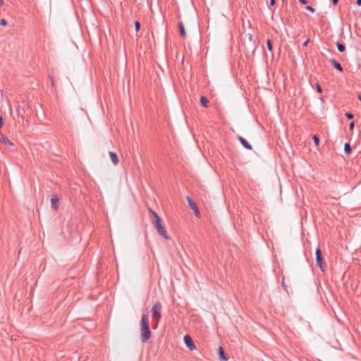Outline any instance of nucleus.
Instances as JSON below:
<instances>
[{"label":"nucleus","mask_w":361,"mask_h":361,"mask_svg":"<svg viewBox=\"0 0 361 361\" xmlns=\"http://www.w3.org/2000/svg\"><path fill=\"white\" fill-rule=\"evenodd\" d=\"M149 212L152 214L151 221L157 229V233L166 240H169L170 236L168 235L167 231L164 226L161 224V219L157 212L149 209Z\"/></svg>","instance_id":"f257e3e1"},{"label":"nucleus","mask_w":361,"mask_h":361,"mask_svg":"<svg viewBox=\"0 0 361 361\" xmlns=\"http://www.w3.org/2000/svg\"><path fill=\"white\" fill-rule=\"evenodd\" d=\"M140 326V340L142 343H146L150 338L152 335L149 329V317L147 314H142Z\"/></svg>","instance_id":"f03ea898"},{"label":"nucleus","mask_w":361,"mask_h":361,"mask_svg":"<svg viewBox=\"0 0 361 361\" xmlns=\"http://www.w3.org/2000/svg\"><path fill=\"white\" fill-rule=\"evenodd\" d=\"M161 304L159 302H156L152 307L151 312L152 314V319L155 321L153 329H156L157 327L159 320L161 318Z\"/></svg>","instance_id":"7ed1b4c3"},{"label":"nucleus","mask_w":361,"mask_h":361,"mask_svg":"<svg viewBox=\"0 0 361 361\" xmlns=\"http://www.w3.org/2000/svg\"><path fill=\"white\" fill-rule=\"evenodd\" d=\"M317 265L323 271V258L322 252L319 247H317L315 251Z\"/></svg>","instance_id":"20e7f679"},{"label":"nucleus","mask_w":361,"mask_h":361,"mask_svg":"<svg viewBox=\"0 0 361 361\" xmlns=\"http://www.w3.org/2000/svg\"><path fill=\"white\" fill-rule=\"evenodd\" d=\"M183 340L185 345L190 349V350H193L196 348L192 338L189 335H185Z\"/></svg>","instance_id":"39448f33"},{"label":"nucleus","mask_w":361,"mask_h":361,"mask_svg":"<svg viewBox=\"0 0 361 361\" xmlns=\"http://www.w3.org/2000/svg\"><path fill=\"white\" fill-rule=\"evenodd\" d=\"M16 111H17V115H18V122L19 123H22L23 125H24V121H25V118H24V114H25V109H23V108H20V106H18L17 109H16Z\"/></svg>","instance_id":"423d86ee"},{"label":"nucleus","mask_w":361,"mask_h":361,"mask_svg":"<svg viewBox=\"0 0 361 361\" xmlns=\"http://www.w3.org/2000/svg\"><path fill=\"white\" fill-rule=\"evenodd\" d=\"M237 139L240 142V144L247 149L251 150L252 149L250 144H249L245 139H244L242 136L238 135Z\"/></svg>","instance_id":"0eeeda50"},{"label":"nucleus","mask_w":361,"mask_h":361,"mask_svg":"<svg viewBox=\"0 0 361 361\" xmlns=\"http://www.w3.org/2000/svg\"><path fill=\"white\" fill-rule=\"evenodd\" d=\"M59 199L57 197V195H52L51 199V207L54 210H57L58 209V208H59Z\"/></svg>","instance_id":"6e6552de"},{"label":"nucleus","mask_w":361,"mask_h":361,"mask_svg":"<svg viewBox=\"0 0 361 361\" xmlns=\"http://www.w3.org/2000/svg\"><path fill=\"white\" fill-rule=\"evenodd\" d=\"M0 142L9 147L13 146V142L1 133H0Z\"/></svg>","instance_id":"1a4fd4ad"},{"label":"nucleus","mask_w":361,"mask_h":361,"mask_svg":"<svg viewBox=\"0 0 361 361\" xmlns=\"http://www.w3.org/2000/svg\"><path fill=\"white\" fill-rule=\"evenodd\" d=\"M218 355L220 361H228V357L226 355L224 348L222 347L219 348Z\"/></svg>","instance_id":"9d476101"},{"label":"nucleus","mask_w":361,"mask_h":361,"mask_svg":"<svg viewBox=\"0 0 361 361\" xmlns=\"http://www.w3.org/2000/svg\"><path fill=\"white\" fill-rule=\"evenodd\" d=\"M330 62L334 68H336V70H338L340 72L343 71V67L336 59H330Z\"/></svg>","instance_id":"9b49d317"},{"label":"nucleus","mask_w":361,"mask_h":361,"mask_svg":"<svg viewBox=\"0 0 361 361\" xmlns=\"http://www.w3.org/2000/svg\"><path fill=\"white\" fill-rule=\"evenodd\" d=\"M109 157H110V159H111L112 163L114 165H117L118 164L119 160H118L117 154L115 152H110Z\"/></svg>","instance_id":"f8f14e48"},{"label":"nucleus","mask_w":361,"mask_h":361,"mask_svg":"<svg viewBox=\"0 0 361 361\" xmlns=\"http://www.w3.org/2000/svg\"><path fill=\"white\" fill-rule=\"evenodd\" d=\"M178 29H179L180 35L183 37H185V35H186V33H185V28H184L183 23L180 21V22H178Z\"/></svg>","instance_id":"ddd939ff"},{"label":"nucleus","mask_w":361,"mask_h":361,"mask_svg":"<svg viewBox=\"0 0 361 361\" xmlns=\"http://www.w3.org/2000/svg\"><path fill=\"white\" fill-rule=\"evenodd\" d=\"M187 200L188 202L189 207L191 209H197V204L195 202L192 201V200L189 197L187 196Z\"/></svg>","instance_id":"4468645a"},{"label":"nucleus","mask_w":361,"mask_h":361,"mask_svg":"<svg viewBox=\"0 0 361 361\" xmlns=\"http://www.w3.org/2000/svg\"><path fill=\"white\" fill-rule=\"evenodd\" d=\"M200 104L203 107H205V108L208 107L209 101L206 97H204V96L200 97Z\"/></svg>","instance_id":"2eb2a0df"},{"label":"nucleus","mask_w":361,"mask_h":361,"mask_svg":"<svg viewBox=\"0 0 361 361\" xmlns=\"http://www.w3.org/2000/svg\"><path fill=\"white\" fill-rule=\"evenodd\" d=\"M336 47H337V49L338 50L340 51V52H343L345 49V47L343 44L341 43V42H337L336 43Z\"/></svg>","instance_id":"dca6fc26"},{"label":"nucleus","mask_w":361,"mask_h":361,"mask_svg":"<svg viewBox=\"0 0 361 361\" xmlns=\"http://www.w3.org/2000/svg\"><path fill=\"white\" fill-rule=\"evenodd\" d=\"M351 146L350 143H345L344 145V151L346 154H350L351 152Z\"/></svg>","instance_id":"f3484780"},{"label":"nucleus","mask_w":361,"mask_h":361,"mask_svg":"<svg viewBox=\"0 0 361 361\" xmlns=\"http://www.w3.org/2000/svg\"><path fill=\"white\" fill-rule=\"evenodd\" d=\"M312 140L314 142V144L317 145V146H319V138L317 135H312Z\"/></svg>","instance_id":"a211bd4d"},{"label":"nucleus","mask_w":361,"mask_h":361,"mask_svg":"<svg viewBox=\"0 0 361 361\" xmlns=\"http://www.w3.org/2000/svg\"><path fill=\"white\" fill-rule=\"evenodd\" d=\"M267 46L269 51H272L273 47H272L271 41L269 39L267 40Z\"/></svg>","instance_id":"6ab92c4d"},{"label":"nucleus","mask_w":361,"mask_h":361,"mask_svg":"<svg viewBox=\"0 0 361 361\" xmlns=\"http://www.w3.org/2000/svg\"><path fill=\"white\" fill-rule=\"evenodd\" d=\"M345 116L349 120L353 119L354 118V115L353 114H351V113H349V112H346L345 114Z\"/></svg>","instance_id":"aec40b11"},{"label":"nucleus","mask_w":361,"mask_h":361,"mask_svg":"<svg viewBox=\"0 0 361 361\" xmlns=\"http://www.w3.org/2000/svg\"><path fill=\"white\" fill-rule=\"evenodd\" d=\"M306 9L307 11H310L311 13H314L315 12V9L312 6H307L306 7Z\"/></svg>","instance_id":"412c9836"},{"label":"nucleus","mask_w":361,"mask_h":361,"mask_svg":"<svg viewBox=\"0 0 361 361\" xmlns=\"http://www.w3.org/2000/svg\"><path fill=\"white\" fill-rule=\"evenodd\" d=\"M0 25H2V26L6 25H7V21L6 20V19H4V18L1 19Z\"/></svg>","instance_id":"4be33fe9"},{"label":"nucleus","mask_w":361,"mask_h":361,"mask_svg":"<svg viewBox=\"0 0 361 361\" xmlns=\"http://www.w3.org/2000/svg\"><path fill=\"white\" fill-rule=\"evenodd\" d=\"M135 30L137 32L140 30V23L138 21H135Z\"/></svg>","instance_id":"5701e85b"},{"label":"nucleus","mask_w":361,"mask_h":361,"mask_svg":"<svg viewBox=\"0 0 361 361\" xmlns=\"http://www.w3.org/2000/svg\"><path fill=\"white\" fill-rule=\"evenodd\" d=\"M316 87H317V91L319 93H322V88L321 87V86L318 83L316 85Z\"/></svg>","instance_id":"b1692460"},{"label":"nucleus","mask_w":361,"mask_h":361,"mask_svg":"<svg viewBox=\"0 0 361 361\" xmlns=\"http://www.w3.org/2000/svg\"><path fill=\"white\" fill-rule=\"evenodd\" d=\"M354 127H355V122H354V121H353V122H351V123H350V125H349V129H350V130L353 131V129H354Z\"/></svg>","instance_id":"393cba45"},{"label":"nucleus","mask_w":361,"mask_h":361,"mask_svg":"<svg viewBox=\"0 0 361 361\" xmlns=\"http://www.w3.org/2000/svg\"><path fill=\"white\" fill-rule=\"evenodd\" d=\"M192 210L194 212L195 215L196 216H199V215H200V212H199L198 207H197V209H192Z\"/></svg>","instance_id":"a878e982"},{"label":"nucleus","mask_w":361,"mask_h":361,"mask_svg":"<svg viewBox=\"0 0 361 361\" xmlns=\"http://www.w3.org/2000/svg\"><path fill=\"white\" fill-rule=\"evenodd\" d=\"M299 2L301 4H303V5H305L307 4V0H298Z\"/></svg>","instance_id":"bb28decb"},{"label":"nucleus","mask_w":361,"mask_h":361,"mask_svg":"<svg viewBox=\"0 0 361 361\" xmlns=\"http://www.w3.org/2000/svg\"><path fill=\"white\" fill-rule=\"evenodd\" d=\"M310 42V39H307V40L303 43V46L306 47L307 46L308 43Z\"/></svg>","instance_id":"cd10ccee"},{"label":"nucleus","mask_w":361,"mask_h":361,"mask_svg":"<svg viewBox=\"0 0 361 361\" xmlns=\"http://www.w3.org/2000/svg\"><path fill=\"white\" fill-rule=\"evenodd\" d=\"M276 3L275 0H270L269 6H274Z\"/></svg>","instance_id":"c85d7f7f"},{"label":"nucleus","mask_w":361,"mask_h":361,"mask_svg":"<svg viewBox=\"0 0 361 361\" xmlns=\"http://www.w3.org/2000/svg\"><path fill=\"white\" fill-rule=\"evenodd\" d=\"M282 286L283 287V288H284L285 290H286V283H284V281H283V280L282 281Z\"/></svg>","instance_id":"c756f323"},{"label":"nucleus","mask_w":361,"mask_h":361,"mask_svg":"<svg viewBox=\"0 0 361 361\" xmlns=\"http://www.w3.org/2000/svg\"><path fill=\"white\" fill-rule=\"evenodd\" d=\"M356 3L359 6H361V0H356Z\"/></svg>","instance_id":"7c9ffc66"},{"label":"nucleus","mask_w":361,"mask_h":361,"mask_svg":"<svg viewBox=\"0 0 361 361\" xmlns=\"http://www.w3.org/2000/svg\"><path fill=\"white\" fill-rule=\"evenodd\" d=\"M338 0H332V3L334 5H336L338 4Z\"/></svg>","instance_id":"2f4dec72"},{"label":"nucleus","mask_w":361,"mask_h":361,"mask_svg":"<svg viewBox=\"0 0 361 361\" xmlns=\"http://www.w3.org/2000/svg\"><path fill=\"white\" fill-rule=\"evenodd\" d=\"M4 4V0H0V6H2Z\"/></svg>","instance_id":"473e14b6"},{"label":"nucleus","mask_w":361,"mask_h":361,"mask_svg":"<svg viewBox=\"0 0 361 361\" xmlns=\"http://www.w3.org/2000/svg\"><path fill=\"white\" fill-rule=\"evenodd\" d=\"M358 99L361 102V94H359L357 97Z\"/></svg>","instance_id":"72a5a7b5"}]
</instances>
